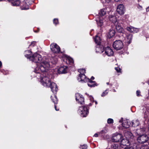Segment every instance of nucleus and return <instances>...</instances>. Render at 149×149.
<instances>
[{"mask_svg": "<svg viewBox=\"0 0 149 149\" xmlns=\"http://www.w3.org/2000/svg\"><path fill=\"white\" fill-rule=\"evenodd\" d=\"M115 33V30L113 29H111L109 30L108 34V36L109 38H111L114 36Z\"/></svg>", "mask_w": 149, "mask_h": 149, "instance_id": "obj_26", "label": "nucleus"}, {"mask_svg": "<svg viewBox=\"0 0 149 149\" xmlns=\"http://www.w3.org/2000/svg\"><path fill=\"white\" fill-rule=\"evenodd\" d=\"M80 148L82 149H87V146L86 145H83L80 146Z\"/></svg>", "mask_w": 149, "mask_h": 149, "instance_id": "obj_38", "label": "nucleus"}, {"mask_svg": "<svg viewBox=\"0 0 149 149\" xmlns=\"http://www.w3.org/2000/svg\"><path fill=\"white\" fill-rule=\"evenodd\" d=\"M51 99L52 101L55 104H57L58 103V100L57 97L54 95L51 96Z\"/></svg>", "mask_w": 149, "mask_h": 149, "instance_id": "obj_29", "label": "nucleus"}, {"mask_svg": "<svg viewBox=\"0 0 149 149\" xmlns=\"http://www.w3.org/2000/svg\"><path fill=\"white\" fill-rule=\"evenodd\" d=\"M115 69L118 72H120V69L119 68H118V67L115 68Z\"/></svg>", "mask_w": 149, "mask_h": 149, "instance_id": "obj_42", "label": "nucleus"}, {"mask_svg": "<svg viewBox=\"0 0 149 149\" xmlns=\"http://www.w3.org/2000/svg\"><path fill=\"white\" fill-rule=\"evenodd\" d=\"M96 51L97 52L101 53L104 51V48L102 45H97L96 48Z\"/></svg>", "mask_w": 149, "mask_h": 149, "instance_id": "obj_21", "label": "nucleus"}, {"mask_svg": "<svg viewBox=\"0 0 149 149\" xmlns=\"http://www.w3.org/2000/svg\"><path fill=\"white\" fill-rule=\"evenodd\" d=\"M54 23L55 24H57L58 23V19H54L53 20Z\"/></svg>", "mask_w": 149, "mask_h": 149, "instance_id": "obj_40", "label": "nucleus"}, {"mask_svg": "<svg viewBox=\"0 0 149 149\" xmlns=\"http://www.w3.org/2000/svg\"><path fill=\"white\" fill-rule=\"evenodd\" d=\"M121 143L120 144L121 146L124 147V146H126L127 144H129V141L127 139H123V138L121 140Z\"/></svg>", "mask_w": 149, "mask_h": 149, "instance_id": "obj_24", "label": "nucleus"}, {"mask_svg": "<svg viewBox=\"0 0 149 149\" xmlns=\"http://www.w3.org/2000/svg\"><path fill=\"white\" fill-rule=\"evenodd\" d=\"M126 29L131 32H134L135 31L136 32L137 31V29H135L132 26L127 27L126 28Z\"/></svg>", "mask_w": 149, "mask_h": 149, "instance_id": "obj_28", "label": "nucleus"}, {"mask_svg": "<svg viewBox=\"0 0 149 149\" xmlns=\"http://www.w3.org/2000/svg\"><path fill=\"white\" fill-rule=\"evenodd\" d=\"M106 14V11L104 9H101L99 12V14L101 16H103Z\"/></svg>", "mask_w": 149, "mask_h": 149, "instance_id": "obj_33", "label": "nucleus"}, {"mask_svg": "<svg viewBox=\"0 0 149 149\" xmlns=\"http://www.w3.org/2000/svg\"><path fill=\"white\" fill-rule=\"evenodd\" d=\"M31 0H24L20 3V7L22 10H27L29 9V6L31 3Z\"/></svg>", "mask_w": 149, "mask_h": 149, "instance_id": "obj_3", "label": "nucleus"}, {"mask_svg": "<svg viewBox=\"0 0 149 149\" xmlns=\"http://www.w3.org/2000/svg\"><path fill=\"white\" fill-rule=\"evenodd\" d=\"M50 49L54 53H59L60 51V48L59 46L55 43H52L50 45Z\"/></svg>", "mask_w": 149, "mask_h": 149, "instance_id": "obj_8", "label": "nucleus"}, {"mask_svg": "<svg viewBox=\"0 0 149 149\" xmlns=\"http://www.w3.org/2000/svg\"><path fill=\"white\" fill-rule=\"evenodd\" d=\"M113 47L114 49L116 50H118L123 48V43L120 40H116L114 42L113 44Z\"/></svg>", "mask_w": 149, "mask_h": 149, "instance_id": "obj_4", "label": "nucleus"}, {"mask_svg": "<svg viewBox=\"0 0 149 149\" xmlns=\"http://www.w3.org/2000/svg\"><path fill=\"white\" fill-rule=\"evenodd\" d=\"M132 126L135 127L139 125V123L138 120H134L132 121Z\"/></svg>", "mask_w": 149, "mask_h": 149, "instance_id": "obj_27", "label": "nucleus"}, {"mask_svg": "<svg viewBox=\"0 0 149 149\" xmlns=\"http://www.w3.org/2000/svg\"><path fill=\"white\" fill-rule=\"evenodd\" d=\"M140 149H149V148L147 146L145 145L142 146Z\"/></svg>", "mask_w": 149, "mask_h": 149, "instance_id": "obj_39", "label": "nucleus"}, {"mask_svg": "<svg viewBox=\"0 0 149 149\" xmlns=\"http://www.w3.org/2000/svg\"><path fill=\"white\" fill-rule=\"evenodd\" d=\"M87 82H88V86L91 87H94L97 86L96 84L95 81H93L89 79H88Z\"/></svg>", "mask_w": 149, "mask_h": 149, "instance_id": "obj_20", "label": "nucleus"}, {"mask_svg": "<svg viewBox=\"0 0 149 149\" xmlns=\"http://www.w3.org/2000/svg\"><path fill=\"white\" fill-rule=\"evenodd\" d=\"M103 22L102 20L100 19L98 22H97V24L98 26H101L103 25Z\"/></svg>", "mask_w": 149, "mask_h": 149, "instance_id": "obj_34", "label": "nucleus"}, {"mask_svg": "<svg viewBox=\"0 0 149 149\" xmlns=\"http://www.w3.org/2000/svg\"><path fill=\"white\" fill-rule=\"evenodd\" d=\"M140 93H141V92L140 91H139V90L137 91L136 92V95L138 97L140 95Z\"/></svg>", "mask_w": 149, "mask_h": 149, "instance_id": "obj_41", "label": "nucleus"}, {"mask_svg": "<svg viewBox=\"0 0 149 149\" xmlns=\"http://www.w3.org/2000/svg\"><path fill=\"white\" fill-rule=\"evenodd\" d=\"M25 56L28 58H29L31 61L36 63H38L41 64L39 67V69L36 68L35 70V72L36 73H40V70L42 72H44L48 69L50 65L48 62L46 61L42 60L41 56L37 53L34 54L31 56V52L30 50L26 51Z\"/></svg>", "mask_w": 149, "mask_h": 149, "instance_id": "obj_1", "label": "nucleus"}, {"mask_svg": "<svg viewBox=\"0 0 149 149\" xmlns=\"http://www.w3.org/2000/svg\"><path fill=\"white\" fill-rule=\"evenodd\" d=\"M132 38V34H127L125 39V42L128 45L130 44L131 42Z\"/></svg>", "mask_w": 149, "mask_h": 149, "instance_id": "obj_16", "label": "nucleus"}, {"mask_svg": "<svg viewBox=\"0 0 149 149\" xmlns=\"http://www.w3.org/2000/svg\"><path fill=\"white\" fill-rule=\"evenodd\" d=\"M130 125V122L127 120H124L122 121V126L125 128H129Z\"/></svg>", "mask_w": 149, "mask_h": 149, "instance_id": "obj_19", "label": "nucleus"}, {"mask_svg": "<svg viewBox=\"0 0 149 149\" xmlns=\"http://www.w3.org/2000/svg\"><path fill=\"white\" fill-rule=\"evenodd\" d=\"M1 66H2V63L1 61H0V67H1Z\"/></svg>", "mask_w": 149, "mask_h": 149, "instance_id": "obj_48", "label": "nucleus"}, {"mask_svg": "<svg viewBox=\"0 0 149 149\" xmlns=\"http://www.w3.org/2000/svg\"><path fill=\"white\" fill-rule=\"evenodd\" d=\"M90 99L91 102H94L93 100V98L92 96H91L90 97Z\"/></svg>", "mask_w": 149, "mask_h": 149, "instance_id": "obj_43", "label": "nucleus"}, {"mask_svg": "<svg viewBox=\"0 0 149 149\" xmlns=\"http://www.w3.org/2000/svg\"><path fill=\"white\" fill-rule=\"evenodd\" d=\"M49 86H47L46 87H50L51 91L53 93H55L57 91L58 88L57 87V85L56 84L53 82H50Z\"/></svg>", "mask_w": 149, "mask_h": 149, "instance_id": "obj_11", "label": "nucleus"}, {"mask_svg": "<svg viewBox=\"0 0 149 149\" xmlns=\"http://www.w3.org/2000/svg\"><path fill=\"white\" fill-rule=\"evenodd\" d=\"M48 70V69L46 71L42 72H43L42 74L43 77H41L42 83L44 86L46 87L49 85V84L51 82L50 79L52 78V76L51 75L48 74L46 72Z\"/></svg>", "mask_w": 149, "mask_h": 149, "instance_id": "obj_2", "label": "nucleus"}, {"mask_svg": "<svg viewBox=\"0 0 149 149\" xmlns=\"http://www.w3.org/2000/svg\"><path fill=\"white\" fill-rule=\"evenodd\" d=\"M122 121V120H120L119 121V122L120 123V122H121Z\"/></svg>", "mask_w": 149, "mask_h": 149, "instance_id": "obj_50", "label": "nucleus"}, {"mask_svg": "<svg viewBox=\"0 0 149 149\" xmlns=\"http://www.w3.org/2000/svg\"><path fill=\"white\" fill-rule=\"evenodd\" d=\"M94 41L95 43L97 44V45H100L101 43V39L100 37L97 36H96L94 38Z\"/></svg>", "mask_w": 149, "mask_h": 149, "instance_id": "obj_25", "label": "nucleus"}, {"mask_svg": "<svg viewBox=\"0 0 149 149\" xmlns=\"http://www.w3.org/2000/svg\"><path fill=\"white\" fill-rule=\"evenodd\" d=\"M124 135L126 138L128 139H133L134 137L132 133L129 131H125Z\"/></svg>", "mask_w": 149, "mask_h": 149, "instance_id": "obj_14", "label": "nucleus"}, {"mask_svg": "<svg viewBox=\"0 0 149 149\" xmlns=\"http://www.w3.org/2000/svg\"><path fill=\"white\" fill-rule=\"evenodd\" d=\"M117 12L121 15L124 14L125 9L124 5L122 4H120L118 5L116 9Z\"/></svg>", "mask_w": 149, "mask_h": 149, "instance_id": "obj_9", "label": "nucleus"}, {"mask_svg": "<svg viewBox=\"0 0 149 149\" xmlns=\"http://www.w3.org/2000/svg\"><path fill=\"white\" fill-rule=\"evenodd\" d=\"M98 136V135L97 133H96L94 135V136H95V137H97Z\"/></svg>", "mask_w": 149, "mask_h": 149, "instance_id": "obj_45", "label": "nucleus"}, {"mask_svg": "<svg viewBox=\"0 0 149 149\" xmlns=\"http://www.w3.org/2000/svg\"><path fill=\"white\" fill-rule=\"evenodd\" d=\"M146 129L144 127L137 129L134 132L136 136H140L144 134L145 133Z\"/></svg>", "mask_w": 149, "mask_h": 149, "instance_id": "obj_12", "label": "nucleus"}, {"mask_svg": "<svg viewBox=\"0 0 149 149\" xmlns=\"http://www.w3.org/2000/svg\"><path fill=\"white\" fill-rule=\"evenodd\" d=\"M107 84L108 85V84H109V83L108 82V83H107Z\"/></svg>", "mask_w": 149, "mask_h": 149, "instance_id": "obj_51", "label": "nucleus"}, {"mask_svg": "<svg viewBox=\"0 0 149 149\" xmlns=\"http://www.w3.org/2000/svg\"><path fill=\"white\" fill-rule=\"evenodd\" d=\"M66 62L70 64H72L73 63V59L71 58H68L66 59Z\"/></svg>", "mask_w": 149, "mask_h": 149, "instance_id": "obj_32", "label": "nucleus"}, {"mask_svg": "<svg viewBox=\"0 0 149 149\" xmlns=\"http://www.w3.org/2000/svg\"><path fill=\"white\" fill-rule=\"evenodd\" d=\"M54 108H55V110L56 111H58V110H59V109H56V106L55 104V105H54Z\"/></svg>", "mask_w": 149, "mask_h": 149, "instance_id": "obj_44", "label": "nucleus"}, {"mask_svg": "<svg viewBox=\"0 0 149 149\" xmlns=\"http://www.w3.org/2000/svg\"><path fill=\"white\" fill-rule=\"evenodd\" d=\"M120 22H118L117 24L116 23L115 24L116 28L118 32L120 33H123L124 31V29L121 26Z\"/></svg>", "mask_w": 149, "mask_h": 149, "instance_id": "obj_15", "label": "nucleus"}, {"mask_svg": "<svg viewBox=\"0 0 149 149\" xmlns=\"http://www.w3.org/2000/svg\"><path fill=\"white\" fill-rule=\"evenodd\" d=\"M146 10L148 11H149V6L146 8Z\"/></svg>", "mask_w": 149, "mask_h": 149, "instance_id": "obj_47", "label": "nucleus"}, {"mask_svg": "<svg viewBox=\"0 0 149 149\" xmlns=\"http://www.w3.org/2000/svg\"><path fill=\"white\" fill-rule=\"evenodd\" d=\"M123 138V136L121 134L116 133L113 134L112 140L113 142H117L121 141Z\"/></svg>", "mask_w": 149, "mask_h": 149, "instance_id": "obj_6", "label": "nucleus"}, {"mask_svg": "<svg viewBox=\"0 0 149 149\" xmlns=\"http://www.w3.org/2000/svg\"><path fill=\"white\" fill-rule=\"evenodd\" d=\"M1 0H0V1H1Z\"/></svg>", "mask_w": 149, "mask_h": 149, "instance_id": "obj_53", "label": "nucleus"}, {"mask_svg": "<svg viewBox=\"0 0 149 149\" xmlns=\"http://www.w3.org/2000/svg\"><path fill=\"white\" fill-rule=\"evenodd\" d=\"M20 1L19 0H17L12 3V5L13 6H19L20 4Z\"/></svg>", "mask_w": 149, "mask_h": 149, "instance_id": "obj_30", "label": "nucleus"}, {"mask_svg": "<svg viewBox=\"0 0 149 149\" xmlns=\"http://www.w3.org/2000/svg\"><path fill=\"white\" fill-rule=\"evenodd\" d=\"M105 52L106 54L108 56H112L113 54L112 49L109 47H107L106 48Z\"/></svg>", "mask_w": 149, "mask_h": 149, "instance_id": "obj_17", "label": "nucleus"}, {"mask_svg": "<svg viewBox=\"0 0 149 149\" xmlns=\"http://www.w3.org/2000/svg\"><path fill=\"white\" fill-rule=\"evenodd\" d=\"M95 104H97V102L96 101H95Z\"/></svg>", "mask_w": 149, "mask_h": 149, "instance_id": "obj_49", "label": "nucleus"}, {"mask_svg": "<svg viewBox=\"0 0 149 149\" xmlns=\"http://www.w3.org/2000/svg\"><path fill=\"white\" fill-rule=\"evenodd\" d=\"M111 147L113 149H123L124 147L121 146L120 144L114 143L113 144Z\"/></svg>", "mask_w": 149, "mask_h": 149, "instance_id": "obj_22", "label": "nucleus"}, {"mask_svg": "<svg viewBox=\"0 0 149 149\" xmlns=\"http://www.w3.org/2000/svg\"><path fill=\"white\" fill-rule=\"evenodd\" d=\"M113 119L109 118L107 120V123L108 124H111L113 123Z\"/></svg>", "mask_w": 149, "mask_h": 149, "instance_id": "obj_37", "label": "nucleus"}, {"mask_svg": "<svg viewBox=\"0 0 149 149\" xmlns=\"http://www.w3.org/2000/svg\"><path fill=\"white\" fill-rule=\"evenodd\" d=\"M78 80L79 81H84V82H87L88 78L86 77L84 74H79L77 78Z\"/></svg>", "mask_w": 149, "mask_h": 149, "instance_id": "obj_13", "label": "nucleus"}, {"mask_svg": "<svg viewBox=\"0 0 149 149\" xmlns=\"http://www.w3.org/2000/svg\"><path fill=\"white\" fill-rule=\"evenodd\" d=\"M67 67L64 66L61 67L58 70V73L59 74L64 73L66 72Z\"/></svg>", "mask_w": 149, "mask_h": 149, "instance_id": "obj_18", "label": "nucleus"}, {"mask_svg": "<svg viewBox=\"0 0 149 149\" xmlns=\"http://www.w3.org/2000/svg\"><path fill=\"white\" fill-rule=\"evenodd\" d=\"M57 62V59L56 57L52 58L51 59V62L53 64H56Z\"/></svg>", "mask_w": 149, "mask_h": 149, "instance_id": "obj_31", "label": "nucleus"}, {"mask_svg": "<svg viewBox=\"0 0 149 149\" xmlns=\"http://www.w3.org/2000/svg\"><path fill=\"white\" fill-rule=\"evenodd\" d=\"M148 139V136L146 134L139 136L137 139L138 142L142 144L147 142Z\"/></svg>", "mask_w": 149, "mask_h": 149, "instance_id": "obj_7", "label": "nucleus"}, {"mask_svg": "<svg viewBox=\"0 0 149 149\" xmlns=\"http://www.w3.org/2000/svg\"><path fill=\"white\" fill-rule=\"evenodd\" d=\"M78 72L80 73V74H84V73H85V70L84 69H79Z\"/></svg>", "mask_w": 149, "mask_h": 149, "instance_id": "obj_35", "label": "nucleus"}, {"mask_svg": "<svg viewBox=\"0 0 149 149\" xmlns=\"http://www.w3.org/2000/svg\"><path fill=\"white\" fill-rule=\"evenodd\" d=\"M91 79V80H94V77H92L91 78V79Z\"/></svg>", "mask_w": 149, "mask_h": 149, "instance_id": "obj_46", "label": "nucleus"}, {"mask_svg": "<svg viewBox=\"0 0 149 149\" xmlns=\"http://www.w3.org/2000/svg\"><path fill=\"white\" fill-rule=\"evenodd\" d=\"M109 19L114 24V25L116 23L117 24L118 22H120V21H117L116 17L114 16H111Z\"/></svg>", "mask_w": 149, "mask_h": 149, "instance_id": "obj_23", "label": "nucleus"}, {"mask_svg": "<svg viewBox=\"0 0 149 149\" xmlns=\"http://www.w3.org/2000/svg\"><path fill=\"white\" fill-rule=\"evenodd\" d=\"M108 93V90H106L102 93L101 96L102 97L106 95H107Z\"/></svg>", "mask_w": 149, "mask_h": 149, "instance_id": "obj_36", "label": "nucleus"}, {"mask_svg": "<svg viewBox=\"0 0 149 149\" xmlns=\"http://www.w3.org/2000/svg\"><path fill=\"white\" fill-rule=\"evenodd\" d=\"M76 100L77 101H78L79 103L81 104H84V99L82 95L77 93L75 95Z\"/></svg>", "mask_w": 149, "mask_h": 149, "instance_id": "obj_10", "label": "nucleus"}, {"mask_svg": "<svg viewBox=\"0 0 149 149\" xmlns=\"http://www.w3.org/2000/svg\"><path fill=\"white\" fill-rule=\"evenodd\" d=\"M110 86H112V84H110Z\"/></svg>", "mask_w": 149, "mask_h": 149, "instance_id": "obj_52", "label": "nucleus"}, {"mask_svg": "<svg viewBox=\"0 0 149 149\" xmlns=\"http://www.w3.org/2000/svg\"><path fill=\"white\" fill-rule=\"evenodd\" d=\"M78 112L81 113V116L83 117H86L88 113V110L87 107L83 106L79 107Z\"/></svg>", "mask_w": 149, "mask_h": 149, "instance_id": "obj_5", "label": "nucleus"}]
</instances>
